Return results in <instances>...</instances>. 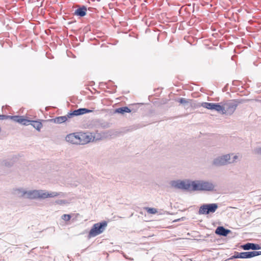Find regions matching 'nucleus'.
Returning <instances> with one entry per match:
<instances>
[{"mask_svg": "<svg viewBox=\"0 0 261 261\" xmlns=\"http://www.w3.org/2000/svg\"><path fill=\"white\" fill-rule=\"evenodd\" d=\"M15 194L20 197L30 199H42L53 198L62 194V193L47 191L43 190H33L26 191L23 189H17L15 190Z\"/></svg>", "mask_w": 261, "mask_h": 261, "instance_id": "1", "label": "nucleus"}, {"mask_svg": "<svg viewBox=\"0 0 261 261\" xmlns=\"http://www.w3.org/2000/svg\"><path fill=\"white\" fill-rule=\"evenodd\" d=\"M215 185L211 181L205 180H195L192 181V190L212 191Z\"/></svg>", "mask_w": 261, "mask_h": 261, "instance_id": "2", "label": "nucleus"}, {"mask_svg": "<svg viewBox=\"0 0 261 261\" xmlns=\"http://www.w3.org/2000/svg\"><path fill=\"white\" fill-rule=\"evenodd\" d=\"M107 225L108 223L105 221L94 224L88 233V238L95 237L102 233L106 229Z\"/></svg>", "mask_w": 261, "mask_h": 261, "instance_id": "3", "label": "nucleus"}, {"mask_svg": "<svg viewBox=\"0 0 261 261\" xmlns=\"http://www.w3.org/2000/svg\"><path fill=\"white\" fill-rule=\"evenodd\" d=\"M217 203L204 204L199 207L198 213L199 215H208L214 213L218 208Z\"/></svg>", "mask_w": 261, "mask_h": 261, "instance_id": "4", "label": "nucleus"}, {"mask_svg": "<svg viewBox=\"0 0 261 261\" xmlns=\"http://www.w3.org/2000/svg\"><path fill=\"white\" fill-rule=\"evenodd\" d=\"M170 185L172 187L178 189L189 190L191 188H192V181L189 180H172Z\"/></svg>", "mask_w": 261, "mask_h": 261, "instance_id": "5", "label": "nucleus"}, {"mask_svg": "<svg viewBox=\"0 0 261 261\" xmlns=\"http://www.w3.org/2000/svg\"><path fill=\"white\" fill-rule=\"evenodd\" d=\"M200 106L208 110H215L217 112L222 111L223 113L224 109L219 103L204 102L201 103Z\"/></svg>", "mask_w": 261, "mask_h": 261, "instance_id": "6", "label": "nucleus"}, {"mask_svg": "<svg viewBox=\"0 0 261 261\" xmlns=\"http://www.w3.org/2000/svg\"><path fill=\"white\" fill-rule=\"evenodd\" d=\"M80 144H85L93 141L94 139V136L91 133H82L79 134Z\"/></svg>", "mask_w": 261, "mask_h": 261, "instance_id": "7", "label": "nucleus"}, {"mask_svg": "<svg viewBox=\"0 0 261 261\" xmlns=\"http://www.w3.org/2000/svg\"><path fill=\"white\" fill-rule=\"evenodd\" d=\"M228 161V155L226 154L215 158L213 162V164L216 166H221L226 164Z\"/></svg>", "mask_w": 261, "mask_h": 261, "instance_id": "8", "label": "nucleus"}, {"mask_svg": "<svg viewBox=\"0 0 261 261\" xmlns=\"http://www.w3.org/2000/svg\"><path fill=\"white\" fill-rule=\"evenodd\" d=\"M65 139L66 141L70 142L72 144H80V142H81L79 139V134L76 135L74 133L70 134L69 135H68L66 137Z\"/></svg>", "mask_w": 261, "mask_h": 261, "instance_id": "9", "label": "nucleus"}, {"mask_svg": "<svg viewBox=\"0 0 261 261\" xmlns=\"http://www.w3.org/2000/svg\"><path fill=\"white\" fill-rule=\"evenodd\" d=\"M241 248L245 250H257L261 249V246L257 244L247 243L241 246Z\"/></svg>", "mask_w": 261, "mask_h": 261, "instance_id": "10", "label": "nucleus"}, {"mask_svg": "<svg viewBox=\"0 0 261 261\" xmlns=\"http://www.w3.org/2000/svg\"><path fill=\"white\" fill-rule=\"evenodd\" d=\"M92 112V110L86 108H80L73 111L72 112L69 113V116H71L72 117L73 116H79Z\"/></svg>", "mask_w": 261, "mask_h": 261, "instance_id": "11", "label": "nucleus"}, {"mask_svg": "<svg viewBox=\"0 0 261 261\" xmlns=\"http://www.w3.org/2000/svg\"><path fill=\"white\" fill-rule=\"evenodd\" d=\"M259 255H261V251H253L241 252L240 256H242V258H249Z\"/></svg>", "mask_w": 261, "mask_h": 261, "instance_id": "12", "label": "nucleus"}, {"mask_svg": "<svg viewBox=\"0 0 261 261\" xmlns=\"http://www.w3.org/2000/svg\"><path fill=\"white\" fill-rule=\"evenodd\" d=\"M12 118L14 121L24 125H28L31 122L30 120L24 118L22 116H14L12 117Z\"/></svg>", "mask_w": 261, "mask_h": 261, "instance_id": "13", "label": "nucleus"}, {"mask_svg": "<svg viewBox=\"0 0 261 261\" xmlns=\"http://www.w3.org/2000/svg\"><path fill=\"white\" fill-rule=\"evenodd\" d=\"M71 118V116H69V113L67 115L63 116H59L56 117L51 120V121L57 124H60L66 122L68 118Z\"/></svg>", "mask_w": 261, "mask_h": 261, "instance_id": "14", "label": "nucleus"}, {"mask_svg": "<svg viewBox=\"0 0 261 261\" xmlns=\"http://www.w3.org/2000/svg\"><path fill=\"white\" fill-rule=\"evenodd\" d=\"M215 233L219 236L226 237L228 234V229L224 228L223 226H219L216 228Z\"/></svg>", "mask_w": 261, "mask_h": 261, "instance_id": "15", "label": "nucleus"}, {"mask_svg": "<svg viewBox=\"0 0 261 261\" xmlns=\"http://www.w3.org/2000/svg\"><path fill=\"white\" fill-rule=\"evenodd\" d=\"M87 8L85 6H83L82 8L77 9L74 13V15L79 16L80 17H83L86 15Z\"/></svg>", "mask_w": 261, "mask_h": 261, "instance_id": "16", "label": "nucleus"}, {"mask_svg": "<svg viewBox=\"0 0 261 261\" xmlns=\"http://www.w3.org/2000/svg\"><path fill=\"white\" fill-rule=\"evenodd\" d=\"M238 105V102L237 100L233 99L229 101V115L234 112Z\"/></svg>", "mask_w": 261, "mask_h": 261, "instance_id": "17", "label": "nucleus"}, {"mask_svg": "<svg viewBox=\"0 0 261 261\" xmlns=\"http://www.w3.org/2000/svg\"><path fill=\"white\" fill-rule=\"evenodd\" d=\"M30 124H31L37 130L40 131L42 127L41 122L37 121H31Z\"/></svg>", "mask_w": 261, "mask_h": 261, "instance_id": "18", "label": "nucleus"}, {"mask_svg": "<svg viewBox=\"0 0 261 261\" xmlns=\"http://www.w3.org/2000/svg\"><path fill=\"white\" fill-rule=\"evenodd\" d=\"M131 110L127 107H123L116 109L115 112L117 113L124 114V113H130Z\"/></svg>", "mask_w": 261, "mask_h": 261, "instance_id": "19", "label": "nucleus"}, {"mask_svg": "<svg viewBox=\"0 0 261 261\" xmlns=\"http://www.w3.org/2000/svg\"><path fill=\"white\" fill-rule=\"evenodd\" d=\"M145 209L149 214H154L157 213V210L155 208L146 207Z\"/></svg>", "mask_w": 261, "mask_h": 261, "instance_id": "20", "label": "nucleus"}, {"mask_svg": "<svg viewBox=\"0 0 261 261\" xmlns=\"http://www.w3.org/2000/svg\"><path fill=\"white\" fill-rule=\"evenodd\" d=\"M231 155H233L232 159L230 158V154H229V163L236 162L237 160L239 159L238 155H234L233 154H232Z\"/></svg>", "mask_w": 261, "mask_h": 261, "instance_id": "21", "label": "nucleus"}, {"mask_svg": "<svg viewBox=\"0 0 261 261\" xmlns=\"http://www.w3.org/2000/svg\"><path fill=\"white\" fill-rule=\"evenodd\" d=\"M241 252H234V254L229 257V259L234 258H242V256H240Z\"/></svg>", "mask_w": 261, "mask_h": 261, "instance_id": "22", "label": "nucleus"}, {"mask_svg": "<svg viewBox=\"0 0 261 261\" xmlns=\"http://www.w3.org/2000/svg\"><path fill=\"white\" fill-rule=\"evenodd\" d=\"M3 164L5 166L9 167L13 165V162L12 160H6L4 161Z\"/></svg>", "mask_w": 261, "mask_h": 261, "instance_id": "23", "label": "nucleus"}, {"mask_svg": "<svg viewBox=\"0 0 261 261\" xmlns=\"http://www.w3.org/2000/svg\"><path fill=\"white\" fill-rule=\"evenodd\" d=\"M71 216L68 214H64L62 216V219L65 221H68L71 219Z\"/></svg>", "mask_w": 261, "mask_h": 261, "instance_id": "24", "label": "nucleus"}, {"mask_svg": "<svg viewBox=\"0 0 261 261\" xmlns=\"http://www.w3.org/2000/svg\"><path fill=\"white\" fill-rule=\"evenodd\" d=\"M178 101L181 104H185L188 103L189 101L184 98H180L178 100Z\"/></svg>", "mask_w": 261, "mask_h": 261, "instance_id": "25", "label": "nucleus"}, {"mask_svg": "<svg viewBox=\"0 0 261 261\" xmlns=\"http://www.w3.org/2000/svg\"><path fill=\"white\" fill-rule=\"evenodd\" d=\"M232 85L233 86H240V82L239 81H233L232 82Z\"/></svg>", "mask_w": 261, "mask_h": 261, "instance_id": "26", "label": "nucleus"}, {"mask_svg": "<svg viewBox=\"0 0 261 261\" xmlns=\"http://www.w3.org/2000/svg\"><path fill=\"white\" fill-rule=\"evenodd\" d=\"M56 202L60 204H65L66 203V201L64 200H60L56 201Z\"/></svg>", "mask_w": 261, "mask_h": 261, "instance_id": "27", "label": "nucleus"}, {"mask_svg": "<svg viewBox=\"0 0 261 261\" xmlns=\"http://www.w3.org/2000/svg\"><path fill=\"white\" fill-rule=\"evenodd\" d=\"M8 116L5 115H0V120H4Z\"/></svg>", "mask_w": 261, "mask_h": 261, "instance_id": "28", "label": "nucleus"}, {"mask_svg": "<svg viewBox=\"0 0 261 261\" xmlns=\"http://www.w3.org/2000/svg\"><path fill=\"white\" fill-rule=\"evenodd\" d=\"M256 152L257 153L261 154V147L259 148H257L256 150Z\"/></svg>", "mask_w": 261, "mask_h": 261, "instance_id": "29", "label": "nucleus"}, {"mask_svg": "<svg viewBox=\"0 0 261 261\" xmlns=\"http://www.w3.org/2000/svg\"><path fill=\"white\" fill-rule=\"evenodd\" d=\"M231 59H232V60H234V56H232V57H231Z\"/></svg>", "mask_w": 261, "mask_h": 261, "instance_id": "30", "label": "nucleus"}, {"mask_svg": "<svg viewBox=\"0 0 261 261\" xmlns=\"http://www.w3.org/2000/svg\"><path fill=\"white\" fill-rule=\"evenodd\" d=\"M224 89L225 90H226V87H225L224 88Z\"/></svg>", "mask_w": 261, "mask_h": 261, "instance_id": "31", "label": "nucleus"}, {"mask_svg": "<svg viewBox=\"0 0 261 261\" xmlns=\"http://www.w3.org/2000/svg\"><path fill=\"white\" fill-rule=\"evenodd\" d=\"M230 90L232 91V92H233V91H234V90H232L231 89Z\"/></svg>", "mask_w": 261, "mask_h": 261, "instance_id": "32", "label": "nucleus"}]
</instances>
